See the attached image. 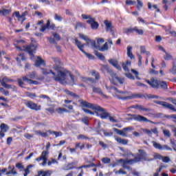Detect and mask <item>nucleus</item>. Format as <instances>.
<instances>
[{"instance_id": "obj_1", "label": "nucleus", "mask_w": 176, "mask_h": 176, "mask_svg": "<svg viewBox=\"0 0 176 176\" xmlns=\"http://www.w3.org/2000/svg\"><path fill=\"white\" fill-rule=\"evenodd\" d=\"M54 63H55L53 66V68L55 71L58 72V74L56 75L54 72L50 70L47 71L46 69H41V72L43 75H49L52 74V79L55 80V82H60V83H65V79H67V71H63V67L60 66V61L58 58H52Z\"/></svg>"}, {"instance_id": "obj_2", "label": "nucleus", "mask_w": 176, "mask_h": 176, "mask_svg": "<svg viewBox=\"0 0 176 176\" xmlns=\"http://www.w3.org/2000/svg\"><path fill=\"white\" fill-rule=\"evenodd\" d=\"M79 102L82 105V107H85V108H90L94 111L100 112V116L101 119H107V118L109 117V113H108L107 110H105V109L101 107V106H99L96 104H91L87 101H83V100H79Z\"/></svg>"}, {"instance_id": "obj_3", "label": "nucleus", "mask_w": 176, "mask_h": 176, "mask_svg": "<svg viewBox=\"0 0 176 176\" xmlns=\"http://www.w3.org/2000/svg\"><path fill=\"white\" fill-rule=\"evenodd\" d=\"M25 43L24 40H16V43H14L15 47L19 49V50H24L27 52L31 57H34V53L36 52V47L38 45L36 44L31 43L29 45H23Z\"/></svg>"}, {"instance_id": "obj_4", "label": "nucleus", "mask_w": 176, "mask_h": 176, "mask_svg": "<svg viewBox=\"0 0 176 176\" xmlns=\"http://www.w3.org/2000/svg\"><path fill=\"white\" fill-rule=\"evenodd\" d=\"M127 120H135L136 122H144L145 123H154L153 121L149 120L148 118L141 115H133L131 117L128 118Z\"/></svg>"}, {"instance_id": "obj_5", "label": "nucleus", "mask_w": 176, "mask_h": 176, "mask_svg": "<svg viewBox=\"0 0 176 176\" xmlns=\"http://www.w3.org/2000/svg\"><path fill=\"white\" fill-rule=\"evenodd\" d=\"M113 130L115 131V133H116V134H118V135H122V137H127V131H133L134 128H133V126H127L122 129V130L117 128H113Z\"/></svg>"}, {"instance_id": "obj_6", "label": "nucleus", "mask_w": 176, "mask_h": 176, "mask_svg": "<svg viewBox=\"0 0 176 176\" xmlns=\"http://www.w3.org/2000/svg\"><path fill=\"white\" fill-rule=\"evenodd\" d=\"M155 104H157L158 105H162L164 108H166V109H170V111H174V112H176V109L174 107V105L167 102H163V101H155Z\"/></svg>"}, {"instance_id": "obj_7", "label": "nucleus", "mask_w": 176, "mask_h": 176, "mask_svg": "<svg viewBox=\"0 0 176 176\" xmlns=\"http://www.w3.org/2000/svg\"><path fill=\"white\" fill-rule=\"evenodd\" d=\"M153 144V146L155 148V149H158L159 151H173V149L170 147H168V146L167 145H162L160 143H157L155 141L152 142Z\"/></svg>"}, {"instance_id": "obj_8", "label": "nucleus", "mask_w": 176, "mask_h": 176, "mask_svg": "<svg viewBox=\"0 0 176 176\" xmlns=\"http://www.w3.org/2000/svg\"><path fill=\"white\" fill-rule=\"evenodd\" d=\"M25 105L32 109L33 111H41L42 107L41 105H38L36 103H34L32 101H28L25 103Z\"/></svg>"}, {"instance_id": "obj_9", "label": "nucleus", "mask_w": 176, "mask_h": 176, "mask_svg": "<svg viewBox=\"0 0 176 176\" xmlns=\"http://www.w3.org/2000/svg\"><path fill=\"white\" fill-rule=\"evenodd\" d=\"M146 152H145L144 150L140 149L139 153L135 157V159L138 163V162H141V160L146 161Z\"/></svg>"}, {"instance_id": "obj_10", "label": "nucleus", "mask_w": 176, "mask_h": 176, "mask_svg": "<svg viewBox=\"0 0 176 176\" xmlns=\"http://www.w3.org/2000/svg\"><path fill=\"white\" fill-rule=\"evenodd\" d=\"M104 25L106 27V31L107 32H110V34H111V35H113L114 36L115 31L113 30V26H112V23L106 20V21H104Z\"/></svg>"}, {"instance_id": "obj_11", "label": "nucleus", "mask_w": 176, "mask_h": 176, "mask_svg": "<svg viewBox=\"0 0 176 176\" xmlns=\"http://www.w3.org/2000/svg\"><path fill=\"white\" fill-rule=\"evenodd\" d=\"M101 71L103 74H109L111 76H115V72L109 68V66L103 65L101 67Z\"/></svg>"}, {"instance_id": "obj_12", "label": "nucleus", "mask_w": 176, "mask_h": 176, "mask_svg": "<svg viewBox=\"0 0 176 176\" xmlns=\"http://www.w3.org/2000/svg\"><path fill=\"white\" fill-rule=\"evenodd\" d=\"M144 95L140 94H132L131 96L125 97H119V100H132V98H143Z\"/></svg>"}, {"instance_id": "obj_13", "label": "nucleus", "mask_w": 176, "mask_h": 176, "mask_svg": "<svg viewBox=\"0 0 176 176\" xmlns=\"http://www.w3.org/2000/svg\"><path fill=\"white\" fill-rule=\"evenodd\" d=\"M146 82L148 83V85L151 86L153 89H159L160 80H156L155 78H151V80H147Z\"/></svg>"}, {"instance_id": "obj_14", "label": "nucleus", "mask_w": 176, "mask_h": 176, "mask_svg": "<svg viewBox=\"0 0 176 176\" xmlns=\"http://www.w3.org/2000/svg\"><path fill=\"white\" fill-rule=\"evenodd\" d=\"M109 63L118 71H122V67L120 66L119 63L116 59H109Z\"/></svg>"}, {"instance_id": "obj_15", "label": "nucleus", "mask_w": 176, "mask_h": 176, "mask_svg": "<svg viewBox=\"0 0 176 176\" xmlns=\"http://www.w3.org/2000/svg\"><path fill=\"white\" fill-rule=\"evenodd\" d=\"M78 164V162H72L66 164L63 168V170H74L76 168L75 166Z\"/></svg>"}, {"instance_id": "obj_16", "label": "nucleus", "mask_w": 176, "mask_h": 176, "mask_svg": "<svg viewBox=\"0 0 176 176\" xmlns=\"http://www.w3.org/2000/svg\"><path fill=\"white\" fill-rule=\"evenodd\" d=\"M87 24H90L92 30H97L98 28V23L96 22L94 18L87 21Z\"/></svg>"}, {"instance_id": "obj_17", "label": "nucleus", "mask_w": 176, "mask_h": 176, "mask_svg": "<svg viewBox=\"0 0 176 176\" xmlns=\"http://www.w3.org/2000/svg\"><path fill=\"white\" fill-rule=\"evenodd\" d=\"M0 129H1V137L3 138L5 137V133H6L8 130H9V126H8V124H6L3 123L0 125Z\"/></svg>"}, {"instance_id": "obj_18", "label": "nucleus", "mask_w": 176, "mask_h": 176, "mask_svg": "<svg viewBox=\"0 0 176 176\" xmlns=\"http://www.w3.org/2000/svg\"><path fill=\"white\" fill-rule=\"evenodd\" d=\"M49 156V151H43L41 153V155L40 157L35 159L36 162H41L42 161V159H47V157Z\"/></svg>"}, {"instance_id": "obj_19", "label": "nucleus", "mask_w": 176, "mask_h": 176, "mask_svg": "<svg viewBox=\"0 0 176 176\" xmlns=\"http://www.w3.org/2000/svg\"><path fill=\"white\" fill-rule=\"evenodd\" d=\"M74 43L76 45V46H77L78 49H79V50H80V52H84L85 50H83L85 47V44H82V42L79 41V40H78V38H75L74 40Z\"/></svg>"}, {"instance_id": "obj_20", "label": "nucleus", "mask_w": 176, "mask_h": 176, "mask_svg": "<svg viewBox=\"0 0 176 176\" xmlns=\"http://www.w3.org/2000/svg\"><path fill=\"white\" fill-rule=\"evenodd\" d=\"M115 140L118 144H122V145H127L129 144V140L126 139L116 136Z\"/></svg>"}, {"instance_id": "obj_21", "label": "nucleus", "mask_w": 176, "mask_h": 176, "mask_svg": "<svg viewBox=\"0 0 176 176\" xmlns=\"http://www.w3.org/2000/svg\"><path fill=\"white\" fill-rule=\"evenodd\" d=\"M115 140L118 144H122V145H127L129 144V140L126 139L116 136Z\"/></svg>"}, {"instance_id": "obj_22", "label": "nucleus", "mask_w": 176, "mask_h": 176, "mask_svg": "<svg viewBox=\"0 0 176 176\" xmlns=\"http://www.w3.org/2000/svg\"><path fill=\"white\" fill-rule=\"evenodd\" d=\"M15 15V17L17 18L18 21H21V23L23 24L24 21H25V17L23 16L20 15L19 12H14L13 16Z\"/></svg>"}, {"instance_id": "obj_23", "label": "nucleus", "mask_w": 176, "mask_h": 176, "mask_svg": "<svg viewBox=\"0 0 176 176\" xmlns=\"http://www.w3.org/2000/svg\"><path fill=\"white\" fill-rule=\"evenodd\" d=\"M119 162H124L126 164H135V163H138L137 160L135 159V157L134 159L132 160H123V159H120L119 160Z\"/></svg>"}, {"instance_id": "obj_24", "label": "nucleus", "mask_w": 176, "mask_h": 176, "mask_svg": "<svg viewBox=\"0 0 176 176\" xmlns=\"http://www.w3.org/2000/svg\"><path fill=\"white\" fill-rule=\"evenodd\" d=\"M134 109H138V111H144L145 112H151V109H146L142 105L135 104L132 107Z\"/></svg>"}, {"instance_id": "obj_25", "label": "nucleus", "mask_w": 176, "mask_h": 176, "mask_svg": "<svg viewBox=\"0 0 176 176\" xmlns=\"http://www.w3.org/2000/svg\"><path fill=\"white\" fill-rule=\"evenodd\" d=\"M39 175L41 176H51L53 174V170H38Z\"/></svg>"}, {"instance_id": "obj_26", "label": "nucleus", "mask_w": 176, "mask_h": 176, "mask_svg": "<svg viewBox=\"0 0 176 176\" xmlns=\"http://www.w3.org/2000/svg\"><path fill=\"white\" fill-rule=\"evenodd\" d=\"M153 156L154 158H147V162H152V160H156V159H158L159 160H162V159H163V156L158 153H154Z\"/></svg>"}, {"instance_id": "obj_27", "label": "nucleus", "mask_w": 176, "mask_h": 176, "mask_svg": "<svg viewBox=\"0 0 176 176\" xmlns=\"http://www.w3.org/2000/svg\"><path fill=\"white\" fill-rule=\"evenodd\" d=\"M23 80H26L29 85H39V82L36 80H32L27 78V76H23Z\"/></svg>"}, {"instance_id": "obj_28", "label": "nucleus", "mask_w": 176, "mask_h": 176, "mask_svg": "<svg viewBox=\"0 0 176 176\" xmlns=\"http://www.w3.org/2000/svg\"><path fill=\"white\" fill-rule=\"evenodd\" d=\"M111 78L113 79H115L116 80H117V82H118V83H120V85H123V83H124V78L118 77L116 75V73H115V76H111Z\"/></svg>"}, {"instance_id": "obj_29", "label": "nucleus", "mask_w": 176, "mask_h": 176, "mask_svg": "<svg viewBox=\"0 0 176 176\" xmlns=\"http://www.w3.org/2000/svg\"><path fill=\"white\" fill-rule=\"evenodd\" d=\"M131 65V61L126 60V63H122V68L125 71V72H129V67Z\"/></svg>"}, {"instance_id": "obj_30", "label": "nucleus", "mask_w": 176, "mask_h": 176, "mask_svg": "<svg viewBox=\"0 0 176 176\" xmlns=\"http://www.w3.org/2000/svg\"><path fill=\"white\" fill-rule=\"evenodd\" d=\"M49 27H50V20H47L46 25H41V28L40 29L41 32H45L46 30H49Z\"/></svg>"}, {"instance_id": "obj_31", "label": "nucleus", "mask_w": 176, "mask_h": 176, "mask_svg": "<svg viewBox=\"0 0 176 176\" xmlns=\"http://www.w3.org/2000/svg\"><path fill=\"white\" fill-rule=\"evenodd\" d=\"M106 89H107V90H115V91H116L117 93H119L120 94H128L129 92L127 91H119V89H118V88L115 87H109L108 86L106 85Z\"/></svg>"}, {"instance_id": "obj_32", "label": "nucleus", "mask_w": 176, "mask_h": 176, "mask_svg": "<svg viewBox=\"0 0 176 176\" xmlns=\"http://www.w3.org/2000/svg\"><path fill=\"white\" fill-rule=\"evenodd\" d=\"M47 133H48V134H54V135L56 136V138H57V137H61L63 135V132L59 131H52V130H48L47 131Z\"/></svg>"}, {"instance_id": "obj_33", "label": "nucleus", "mask_w": 176, "mask_h": 176, "mask_svg": "<svg viewBox=\"0 0 176 176\" xmlns=\"http://www.w3.org/2000/svg\"><path fill=\"white\" fill-rule=\"evenodd\" d=\"M12 82H14V80L10 79L8 76H4L1 80V85H3V83H12Z\"/></svg>"}, {"instance_id": "obj_34", "label": "nucleus", "mask_w": 176, "mask_h": 176, "mask_svg": "<svg viewBox=\"0 0 176 176\" xmlns=\"http://www.w3.org/2000/svg\"><path fill=\"white\" fill-rule=\"evenodd\" d=\"M163 89L164 90H167L168 89V86L167 85V82L166 81H160L159 82V88Z\"/></svg>"}, {"instance_id": "obj_35", "label": "nucleus", "mask_w": 176, "mask_h": 176, "mask_svg": "<svg viewBox=\"0 0 176 176\" xmlns=\"http://www.w3.org/2000/svg\"><path fill=\"white\" fill-rule=\"evenodd\" d=\"M82 82H84L85 83H88L89 82H91V83H95L96 81L94 79L91 78H87V77H81Z\"/></svg>"}, {"instance_id": "obj_36", "label": "nucleus", "mask_w": 176, "mask_h": 176, "mask_svg": "<svg viewBox=\"0 0 176 176\" xmlns=\"http://www.w3.org/2000/svg\"><path fill=\"white\" fill-rule=\"evenodd\" d=\"M62 71H66L67 72L66 76H67V75H69V76L71 78V80H72L71 82H70V85L72 86H74V85H75V78L74 77V75L71 74V73L69 72H68L67 70H66V69H62Z\"/></svg>"}, {"instance_id": "obj_37", "label": "nucleus", "mask_w": 176, "mask_h": 176, "mask_svg": "<svg viewBox=\"0 0 176 176\" xmlns=\"http://www.w3.org/2000/svg\"><path fill=\"white\" fill-rule=\"evenodd\" d=\"M131 50H133V47L128 46L127 47V56H128V57H130L131 60H133V58H134V55H133V52H131Z\"/></svg>"}, {"instance_id": "obj_38", "label": "nucleus", "mask_w": 176, "mask_h": 176, "mask_svg": "<svg viewBox=\"0 0 176 176\" xmlns=\"http://www.w3.org/2000/svg\"><path fill=\"white\" fill-rule=\"evenodd\" d=\"M98 49L99 52H107V50H108V49H109L108 47V43L106 42L103 45V46L99 47Z\"/></svg>"}, {"instance_id": "obj_39", "label": "nucleus", "mask_w": 176, "mask_h": 176, "mask_svg": "<svg viewBox=\"0 0 176 176\" xmlns=\"http://www.w3.org/2000/svg\"><path fill=\"white\" fill-rule=\"evenodd\" d=\"M93 92L98 93V94H100V96H103V97H105V95L102 93V91H101V89H100L98 87H94Z\"/></svg>"}, {"instance_id": "obj_40", "label": "nucleus", "mask_w": 176, "mask_h": 176, "mask_svg": "<svg viewBox=\"0 0 176 176\" xmlns=\"http://www.w3.org/2000/svg\"><path fill=\"white\" fill-rule=\"evenodd\" d=\"M55 111L57 112V113H59V115H62V113H64V112H68L67 109H64L63 107L56 108Z\"/></svg>"}, {"instance_id": "obj_41", "label": "nucleus", "mask_w": 176, "mask_h": 176, "mask_svg": "<svg viewBox=\"0 0 176 176\" xmlns=\"http://www.w3.org/2000/svg\"><path fill=\"white\" fill-rule=\"evenodd\" d=\"M14 168V166H12V169L6 172V175H10V174H12V175H17V171H16Z\"/></svg>"}, {"instance_id": "obj_42", "label": "nucleus", "mask_w": 176, "mask_h": 176, "mask_svg": "<svg viewBox=\"0 0 176 176\" xmlns=\"http://www.w3.org/2000/svg\"><path fill=\"white\" fill-rule=\"evenodd\" d=\"M11 12H12L11 10H8V9L0 10V14H2V16H6V14H9Z\"/></svg>"}, {"instance_id": "obj_43", "label": "nucleus", "mask_w": 176, "mask_h": 176, "mask_svg": "<svg viewBox=\"0 0 176 176\" xmlns=\"http://www.w3.org/2000/svg\"><path fill=\"white\" fill-rule=\"evenodd\" d=\"M95 130L98 134H101V131L104 130L103 129H101V122H98L96 127L95 128Z\"/></svg>"}, {"instance_id": "obj_44", "label": "nucleus", "mask_w": 176, "mask_h": 176, "mask_svg": "<svg viewBox=\"0 0 176 176\" xmlns=\"http://www.w3.org/2000/svg\"><path fill=\"white\" fill-rule=\"evenodd\" d=\"M28 78H30V79H36V73L35 72L29 73L28 74H27L26 76H25Z\"/></svg>"}, {"instance_id": "obj_45", "label": "nucleus", "mask_w": 176, "mask_h": 176, "mask_svg": "<svg viewBox=\"0 0 176 176\" xmlns=\"http://www.w3.org/2000/svg\"><path fill=\"white\" fill-rule=\"evenodd\" d=\"M43 63L44 60L42 58H41V57L38 56L37 60H36L35 65L36 67H40L41 64H43Z\"/></svg>"}, {"instance_id": "obj_46", "label": "nucleus", "mask_w": 176, "mask_h": 176, "mask_svg": "<svg viewBox=\"0 0 176 176\" xmlns=\"http://www.w3.org/2000/svg\"><path fill=\"white\" fill-rule=\"evenodd\" d=\"M135 31V27L134 28H129L127 29H125L124 33L125 34H133Z\"/></svg>"}, {"instance_id": "obj_47", "label": "nucleus", "mask_w": 176, "mask_h": 176, "mask_svg": "<svg viewBox=\"0 0 176 176\" xmlns=\"http://www.w3.org/2000/svg\"><path fill=\"white\" fill-rule=\"evenodd\" d=\"M32 167V165H28L26 168L23 169V171L25 172L23 174V176H27L30 174V168H31Z\"/></svg>"}, {"instance_id": "obj_48", "label": "nucleus", "mask_w": 176, "mask_h": 176, "mask_svg": "<svg viewBox=\"0 0 176 176\" xmlns=\"http://www.w3.org/2000/svg\"><path fill=\"white\" fill-rule=\"evenodd\" d=\"M95 55L100 60H105V56H104L102 53L98 52V51L95 52Z\"/></svg>"}, {"instance_id": "obj_49", "label": "nucleus", "mask_w": 176, "mask_h": 176, "mask_svg": "<svg viewBox=\"0 0 176 176\" xmlns=\"http://www.w3.org/2000/svg\"><path fill=\"white\" fill-rule=\"evenodd\" d=\"M52 164H58V162L54 158H51V160L47 162V166H50Z\"/></svg>"}, {"instance_id": "obj_50", "label": "nucleus", "mask_w": 176, "mask_h": 176, "mask_svg": "<svg viewBox=\"0 0 176 176\" xmlns=\"http://www.w3.org/2000/svg\"><path fill=\"white\" fill-rule=\"evenodd\" d=\"M1 86H3V87H5V89H16V86L9 85L8 83L1 84Z\"/></svg>"}, {"instance_id": "obj_51", "label": "nucleus", "mask_w": 176, "mask_h": 176, "mask_svg": "<svg viewBox=\"0 0 176 176\" xmlns=\"http://www.w3.org/2000/svg\"><path fill=\"white\" fill-rule=\"evenodd\" d=\"M135 32L138 34V35H144V30L142 29H139L138 27H135Z\"/></svg>"}, {"instance_id": "obj_52", "label": "nucleus", "mask_w": 176, "mask_h": 176, "mask_svg": "<svg viewBox=\"0 0 176 176\" xmlns=\"http://www.w3.org/2000/svg\"><path fill=\"white\" fill-rule=\"evenodd\" d=\"M91 76H94L96 80H98V79H100V73L94 70L91 72Z\"/></svg>"}, {"instance_id": "obj_53", "label": "nucleus", "mask_w": 176, "mask_h": 176, "mask_svg": "<svg viewBox=\"0 0 176 176\" xmlns=\"http://www.w3.org/2000/svg\"><path fill=\"white\" fill-rule=\"evenodd\" d=\"M102 133H103L104 137H112V135H113V132H112V131L107 132V131L103 129Z\"/></svg>"}, {"instance_id": "obj_54", "label": "nucleus", "mask_w": 176, "mask_h": 176, "mask_svg": "<svg viewBox=\"0 0 176 176\" xmlns=\"http://www.w3.org/2000/svg\"><path fill=\"white\" fill-rule=\"evenodd\" d=\"M18 85L20 87H24V82H27V80H24L21 78H17Z\"/></svg>"}, {"instance_id": "obj_55", "label": "nucleus", "mask_w": 176, "mask_h": 176, "mask_svg": "<svg viewBox=\"0 0 176 176\" xmlns=\"http://www.w3.org/2000/svg\"><path fill=\"white\" fill-rule=\"evenodd\" d=\"M65 91L66 92V94H67V96H71V97H78V95H76L75 93L68 89H65Z\"/></svg>"}, {"instance_id": "obj_56", "label": "nucleus", "mask_w": 176, "mask_h": 176, "mask_svg": "<svg viewBox=\"0 0 176 176\" xmlns=\"http://www.w3.org/2000/svg\"><path fill=\"white\" fill-rule=\"evenodd\" d=\"M79 38H80V39H83L84 41H86V42H89V41H90V38H89V37L83 34H79Z\"/></svg>"}, {"instance_id": "obj_57", "label": "nucleus", "mask_w": 176, "mask_h": 176, "mask_svg": "<svg viewBox=\"0 0 176 176\" xmlns=\"http://www.w3.org/2000/svg\"><path fill=\"white\" fill-rule=\"evenodd\" d=\"M138 2V5L136 6L138 10H141V8H142V6H144V3H142V1H141L140 0H137Z\"/></svg>"}, {"instance_id": "obj_58", "label": "nucleus", "mask_w": 176, "mask_h": 176, "mask_svg": "<svg viewBox=\"0 0 176 176\" xmlns=\"http://www.w3.org/2000/svg\"><path fill=\"white\" fill-rule=\"evenodd\" d=\"M77 139L78 140H90V138H89L85 135L80 134L77 136Z\"/></svg>"}, {"instance_id": "obj_59", "label": "nucleus", "mask_w": 176, "mask_h": 176, "mask_svg": "<svg viewBox=\"0 0 176 176\" xmlns=\"http://www.w3.org/2000/svg\"><path fill=\"white\" fill-rule=\"evenodd\" d=\"M163 133L165 137H168V138L171 137V133H170V131L168 129H164Z\"/></svg>"}, {"instance_id": "obj_60", "label": "nucleus", "mask_w": 176, "mask_h": 176, "mask_svg": "<svg viewBox=\"0 0 176 176\" xmlns=\"http://www.w3.org/2000/svg\"><path fill=\"white\" fill-rule=\"evenodd\" d=\"M54 20H56V21H63V16H61V15H58V14H55Z\"/></svg>"}, {"instance_id": "obj_61", "label": "nucleus", "mask_w": 176, "mask_h": 176, "mask_svg": "<svg viewBox=\"0 0 176 176\" xmlns=\"http://www.w3.org/2000/svg\"><path fill=\"white\" fill-rule=\"evenodd\" d=\"M170 72L173 74V75H176V65L175 63H173V67L170 69Z\"/></svg>"}, {"instance_id": "obj_62", "label": "nucleus", "mask_w": 176, "mask_h": 176, "mask_svg": "<svg viewBox=\"0 0 176 176\" xmlns=\"http://www.w3.org/2000/svg\"><path fill=\"white\" fill-rule=\"evenodd\" d=\"M122 167L123 168H126V170H133V168H131V166H129L128 164H126V162H122Z\"/></svg>"}, {"instance_id": "obj_63", "label": "nucleus", "mask_w": 176, "mask_h": 176, "mask_svg": "<svg viewBox=\"0 0 176 176\" xmlns=\"http://www.w3.org/2000/svg\"><path fill=\"white\" fill-rule=\"evenodd\" d=\"M115 174H122L123 175H125L126 174H127V172H126L122 168H120L119 170H116L115 172Z\"/></svg>"}, {"instance_id": "obj_64", "label": "nucleus", "mask_w": 176, "mask_h": 176, "mask_svg": "<svg viewBox=\"0 0 176 176\" xmlns=\"http://www.w3.org/2000/svg\"><path fill=\"white\" fill-rule=\"evenodd\" d=\"M102 162L104 164H108V163H111V159H109V157H104L102 159Z\"/></svg>"}]
</instances>
